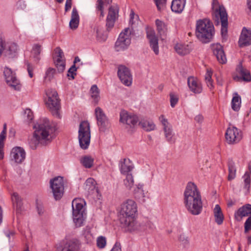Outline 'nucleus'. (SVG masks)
<instances>
[{
    "label": "nucleus",
    "mask_w": 251,
    "mask_h": 251,
    "mask_svg": "<svg viewBox=\"0 0 251 251\" xmlns=\"http://www.w3.org/2000/svg\"><path fill=\"white\" fill-rule=\"evenodd\" d=\"M137 205L135 201L128 199L121 205L120 221L124 227L129 231L141 230V225L136 220Z\"/></svg>",
    "instance_id": "f257e3e1"
},
{
    "label": "nucleus",
    "mask_w": 251,
    "mask_h": 251,
    "mask_svg": "<svg viewBox=\"0 0 251 251\" xmlns=\"http://www.w3.org/2000/svg\"><path fill=\"white\" fill-rule=\"evenodd\" d=\"M184 203L188 211L193 215H199L202 209L201 197L197 185L187 183L184 192Z\"/></svg>",
    "instance_id": "f03ea898"
},
{
    "label": "nucleus",
    "mask_w": 251,
    "mask_h": 251,
    "mask_svg": "<svg viewBox=\"0 0 251 251\" xmlns=\"http://www.w3.org/2000/svg\"><path fill=\"white\" fill-rule=\"evenodd\" d=\"M34 136L45 142H50L56 130L54 124L47 118L39 119L33 126Z\"/></svg>",
    "instance_id": "7ed1b4c3"
},
{
    "label": "nucleus",
    "mask_w": 251,
    "mask_h": 251,
    "mask_svg": "<svg viewBox=\"0 0 251 251\" xmlns=\"http://www.w3.org/2000/svg\"><path fill=\"white\" fill-rule=\"evenodd\" d=\"M214 27L210 21L207 19L197 21L196 27V35L203 43L211 40L214 34Z\"/></svg>",
    "instance_id": "20e7f679"
},
{
    "label": "nucleus",
    "mask_w": 251,
    "mask_h": 251,
    "mask_svg": "<svg viewBox=\"0 0 251 251\" xmlns=\"http://www.w3.org/2000/svg\"><path fill=\"white\" fill-rule=\"evenodd\" d=\"M85 204L84 200L81 199H75L72 201L73 220L76 227L83 225L85 215L84 208Z\"/></svg>",
    "instance_id": "39448f33"
},
{
    "label": "nucleus",
    "mask_w": 251,
    "mask_h": 251,
    "mask_svg": "<svg viewBox=\"0 0 251 251\" xmlns=\"http://www.w3.org/2000/svg\"><path fill=\"white\" fill-rule=\"evenodd\" d=\"M46 94L47 97V100H46V106L54 116L59 117L60 105L57 92L54 89H49Z\"/></svg>",
    "instance_id": "423d86ee"
},
{
    "label": "nucleus",
    "mask_w": 251,
    "mask_h": 251,
    "mask_svg": "<svg viewBox=\"0 0 251 251\" xmlns=\"http://www.w3.org/2000/svg\"><path fill=\"white\" fill-rule=\"evenodd\" d=\"M78 138L80 148L83 150L88 149L91 138L90 126L88 121H84L80 123Z\"/></svg>",
    "instance_id": "0eeeda50"
},
{
    "label": "nucleus",
    "mask_w": 251,
    "mask_h": 251,
    "mask_svg": "<svg viewBox=\"0 0 251 251\" xmlns=\"http://www.w3.org/2000/svg\"><path fill=\"white\" fill-rule=\"evenodd\" d=\"M132 31L129 28H125L120 34L116 41L115 48L117 51L124 50L131 43Z\"/></svg>",
    "instance_id": "6e6552de"
},
{
    "label": "nucleus",
    "mask_w": 251,
    "mask_h": 251,
    "mask_svg": "<svg viewBox=\"0 0 251 251\" xmlns=\"http://www.w3.org/2000/svg\"><path fill=\"white\" fill-rule=\"evenodd\" d=\"M50 188L55 200H60L63 196L64 190V182L63 177L58 176L50 180Z\"/></svg>",
    "instance_id": "1a4fd4ad"
},
{
    "label": "nucleus",
    "mask_w": 251,
    "mask_h": 251,
    "mask_svg": "<svg viewBox=\"0 0 251 251\" xmlns=\"http://www.w3.org/2000/svg\"><path fill=\"white\" fill-rule=\"evenodd\" d=\"M225 138L228 144H235L242 139V133L241 131L236 127L230 126L226 130Z\"/></svg>",
    "instance_id": "9d476101"
},
{
    "label": "nucleus",
    "mask_w": 251,
    "mask_h": 251,
    "mask_svg": "<svg viewBox=\"0 0 251 251\" xmlns=\"http://www.w3.org/2000/svg\"><path fill=\"white\" fill-rule=\"evenodd\" d=\"M95 114L97 121V125L101 132H104L109 127V122L102 109L97 107L95 110Z\"/></svg>",
    "instance_id": "9b49d317"
},
{
    "label": "nucleus",
    "mask_w": 251,
    "mask_h": 251,
    "mask_svg": "<svg viewBox=\"0 0 251 251\" xmlns=\"http://www.w3.org/2000/svg\"><path fill=\"white\" fill-rule=\"evenodd\" d=\"M118 76L121 81L125 85H131L132 77L130 71L128 68L124 65H120L118 67Z\"/></svg>",
    "instance_id": "f8f14e48"
},
{
    "label": "nucleus",
    "mask_w": 251,
    "mask_h": 251,
    "mask_svg": "<svg viewBox=\"0 0 251 251\" xmlns=\"http://www.w3.org/2000/svg\"><path fill=\"white\" fill-rule=\"evenodd\" d=\"M218 12L221 23V35L223 40H226L227 32V14L224 7H220Z\"/></svg>",
    "instance_id": "ddd939ff"
},
{
    "label": "nucleus",
    "mask_w": 251,
    "mask_h": 251,
    "mask_svg": "<svg viewBox=\"0 0 251 251\" xmlns=\"http://www.w3.org/2000/svg\"><path fill=\"white\" fill-rule=\"evenodd\" d=\"M120 121L123 124L131 126H135L139 122L138 117L135 115L129 114L125 110H123L120 112Z\"/></svg>",
    "instance_id": "4468645a"
},
{
    "label": "nucleus",
    "mask_w": 251,
    "mask_h": 251,
    "mask_svg": "<svg viewBox=\"0 0 251 251\" xmlns=\"http://www.w3.org/2000/svg\"><path fill=\"white\" fill-rule=\"evenodd\" d=\"M80 243L78 240L74 238L67 240L62 248H57L55 251H79Z\"/></svg>",
    "instance_id": "2eb2a0df"
},
{
    "label": "nucleus",
    "mask_w": 251,
    "mask_h": 251,
    "mask_svg": "<svg viewBox=\"0 0 251 251\" xmlns=\"http://www.w3.org/2000/svg\"><path fill=\"white\" fill-rule=\"evenodd\" d=\"M118 8L117 6H111L109 8L106 24V27L108 30L111 29L114 26L118 17Z\"/></svg>",
    "instance_id": "dca6fc26"
},
{
    "label": "nucleus",
    "mask_w": 251,
    "mask_h": 251,
    "mask_svg": "<svg viewBox=\"0 0 251 251\" xmlns=\"http://www.w3.org/2000/svg\"><path fill=\"white\" fill-rule=\"evenodd\" d=\"M147 36L149 40L150 47L156 55L159 54L158 40L153 30L149 29L147 31Z\"/></svg>",
    "instance_id": "f3484780"
},
{
    "label": "nucleus",
    "mask_w": 251,
    "mask_h": 251,
    "mask_svg": "<svg viewBox=\"0 0 251 251\" xmlns=\"http://www.w3.org/2000/svg\"><path fill=\"white\" fill-rule=\"evenodd\" d=\"M187 83L190 90L195 94H200L202 91V87L200 81L193 76L189 77Z\"/></svg>",
    "instance_id": "a211bd4d"
},
{
    "label": "nucleus",
    "mask_w": 251,
    "mask_h": 251,
    "mask_svg": "<svg viewBox=\"0 0 251 251\" xmlns=\"http://www.w3.org/2000/svg\"><path fill=\"white\" fill-rule=\"evenodd\" d=\"M251 214V204H246L240 207L235 212L234 218L237 221H241L244 217Z\"/></svg>",
    "instance_id": "6ab92c4d"
},
{
    "label": "nucleus",
    "mask_w": 251,
    "mask_h": 251,
    "mask_svg": "<svg viewBox=\"0 0 251 251\" xmlns=\"http://www.w3.org/2000/svg\"><path fill=\"white\" fill-rule=\"evenodd\" d=\"M11 157L16 163H21L25 158V152L23 148L15 147L11 151Z\"/></svg>",
    "instance_id": "aec40b11"
},
{
    "label": "nucleus",
    "mask_w": 251,
    "mask_h": 251,
    "mask_svg": "<svg viewBox=\"0 0 251 251\" xmlns=\"http://www.w3.org/2000/svg\"><path fill=\"white\" fill-rule=\"evenodd\" d=\"M213 54L216 56L218 61L222 64L225 63L226 58L223 47L218 43L212 45Z\"/></svg>",
    "instance_id": "412c9836"
},
{
    "label": "nucleus",
    "mask_w": 251,
    "mask_h": 251,
    "mask_svg": "<svg viewBox=\"0 0 251 251\" xmlns=\"http://www.w3.org/2000/svg\"><path fill=\"white\" fill-rule=\"evenodd\" d=\"M238 43L240 47H243L251 45V31L248 30L245 27H244L242 31Z\"/></svg>",
    "instance_id": "4be33fe9"
},
{
    "label": "nucleus",
    "mask_w": 251,
    "mask_h": 251,
    "mask_svg": "<svg viewBox=\"0 0 251 251\" xmlns=\"http://www.w3.org/2000/svg\"><path fill=\"white\" fill-rule=\"evenodd\" d=\"M96 181L92 178H88L84 184V189L88 195H93L98 193V190L96 187Z\"/></svg>",
    "instance_id": "5701e85b"
},
{
    "label": "nucleus",
    "mask_w": 251,
    "mask_h": 251,
    "mask_svg": "<svg viewBox=\"0 0 251 251\" xmlns=\"http://www.w3.org/2000/svg\"><path fill=\"white\" fill-rule=\"evenodd\" d=\"M7 84L10 88L16 91H20L21 89V84L19 79H17L16 74L10 76L8 78H5Z\"/></svg>",
    "instance_id": "b1692460"
},
{
    "label": "nucleus",
    "mask_w": 251,
    "mask_h": 251,
    "mask_svg": "<svg viewBox=\"0 0 251 251\" xmlns=\"http://www.w3.org/2000/svg\"><path fill=\"white\" fill-rule=\"evenodd\" d=\"M79 22V17L78 11L75 7L73 8L71 19L69 23V26L72 29H75L77 28Z\"/></svg>",
    "instance_id": "393cba45"
},
{
    "label": "nucleus",
    "mask_w": 251,
    "mask_h": 251,
    "mask_svg": "<svg viewBox=\"0 0 251 251\" xmlns=\"http://www.w3.org/2000/svg\"><path fill=\"white\" fill-rule=\"evenodd\" d=\"M155 25L158 34L161 38L166 36L168 32L167 25L162 21L158 19L156 20Z\"/></svg>",
    "instance_id": "a878e982"
},
{
    "label": "nucleus",
    "mask_w": 251,
    "mask_h": 251,
    "mask_svg": "<svg viewBox=\"0 0 251 251\" xmlns=\"http://www.w3.org/2000/svg\"><path fill=\"white\" fill-rule=\"evenodd\" d=\"M186 0H173L172 2V10L176 13H180L184 9Z\"/></svg>",
    "instance_id": "bb28decb"
},
{
    "label": "nucleus",
    "mask_w": 251,
    "mask_h": 251,
    "mask_svg": "<svg viewBox=\"0 0 251 251\" xmlns=\"http://www.w3.org/2000/svg\"><path fill=\"white\" fill-rule=\"evenodd\" d=\"M81 237L86 244H90L93 242L94 238L91 233L90 227L86 226L83 229Z\"/></svg>",
    "instance_id": "cd10ccee"
},
{
    "label": "nucleus",
    "mask_w": 251,
    "mask_h": 251,
    "mask_svg": "<svg viewBox=\"0 0 251 251\" xmlns=\"http://www.w3.org/2000/svg\"><path fill=\"white\" fill-rule=\"evenodd\" d=\"M133 166L129 159H124L121 162L120 166V171L123 174H128V173L132 171Z\"/></svg>",
    "instance_id": "c85d7f7f"
},
{
    "label": "nucleus",
    "mask_w": 251,
    "mask_h": 251,
    "mask_svg": "<svg viewBox=\"0 0 251 251\" xmlns=\"http://www.w3.org/2000/svg\"><path fill=\"white\" fill-rule=\"evenodd\" d=\"M175 48L177 53L181 55L188 54L191 50V48L190 46L183 44H176Z\"/></svg>",
    "instance_id": "c756f323"
},
{
    "label": "nucleus",
    "mask_w": 251,
    "mask_h": 251,
    "mask_svg": "<svg viewBox=\"0 0 251 251\" xmlns=\"http://www.w3.org/2000/svg\"><path fill=\"white\" fill-rule=\"evenodd\" d=\"M135 197L140 202H144L146 201V194L143 189L142 184H138L136 189L134 190Z\"/></svg>",
    "instance_id": "7c9ffc66"
},
{
    "label": "nucleus",
    "mask_w": 251,
    "mask_h": 251,
    "mask_svg": "<svg viewBox=\"0 0 251 251\" xmlns=\"http://www.w3.org/2000/svg\"><path fill=\"white\" fill-rule=\"evenodd\" d=\"M13 206L16 209L17 212L20 213L22 210V200L17 193H14L11 196Z\"/></svg>",
    "instance_id": "2f4dec72"
},
{
    "label": "nucleus",
    "mask_w": 251,
    "mask_h": 251,
    "mask_svg": "<svg viewBox=\"0 0 251 251\" xmlns=\"http://www.w3.org/2000/svg\"><path fill=\"white\" fill-rule=\"evenodd\" d=\"M214 215L216 223L218 225H221L224 220V215L219 205L216 204L214 209Z\"/></svg>",
    "instance_id": "473e14b6"
},
{
    "label": "nucleus",
    "mask_w": 251,
    "mask_h": 251,
    "mask_svg": "<svg viewBox=\"0 0 251 251\" xmlns=\"http://www.w3.org/2000/svg\"><path fill=\"white\" fill-rule=\"evenodd\" d=\"M237 70L243 80L247 82L251 81V75L248 70L244 68L242 66H239Z\"/></svg>",
    "instance_id": "72a5a7b5"
},
{
    "label": "nucleus",
    "mask_w": 251,
    "mask_h": 251,
    "mask_svg": "<svg viewBox=\"0 0 251 251\" xmlns=\"http://www.w3.org/2000/svg\"><path fill=\"white\" fill-rule=\"evenodd\" d=\"M248 168V171L245 172L243 178H244V188L248 190L251 183V161L249 163Z\"/></svg>",
    "instance_id": "f704fd0d"
},
{
    "label": "nucleus",
    "mask_w": 251,
    "mask_h": 251,
    "mask_svg": "<svg viewBox=\"0 0 251 251\" xmlns=\"http://www.w3.org/2000/svg\"><path fill=\"white\" fill-rule=\"evenodd\" d=\"M241 103V97L237 93H234L231 101V107L232 109L235 111H238L240 109Z\"/></svg>",
    "instance_id": "c9c22d12"
},
{
    "label": "nucleus",
    "mask_w": 251,
    "mask_h": 251,
    "mask_svg": "<svg viewBox=\"0 0 251 251\" xmlns=\"http://www.w3.org/2000/svg\"><path fill=\"white\" fill-rule=\"evenodd\" d=\"M90 94L93 102L97 104L100 100V91L96 85H93L90 89Z\"/></svg>",
    "instance_id": "e433bc0d"
},
{
    "label": "nucleus",
    "mask_w": 251,
    "mask_h": 251,
    "mask_svg": "<svg viewBox=\"0 0 251 251\" xmlns=\"http://www.w3.org/2000/svg\"><path fill=\"white\" fill-rule=\"evenodd\" d=\"M94 31L96 32V39L100 43L105 42L107 38V34L105 33L99 27L94 28Z\"/></svg>",
    "instance_id": "4c0bfd02"
},
{
    "label": "nucleus",
    "mask_w": 251,
    "mask_h": 251,
    "mask_svg": "<svg viewBox=\"0 0 251 251\" xmlns=\"http://www.w3.org/2000/svg\"><path fill=\"white\" fill-rule=\"evenodd\" d=\"M139 125L144 130L150 131L155 129V125L152 122L148 121H142L139 122Z\"/></svg>",
    "instance_id": "58836bf2"
},
{
    "label": "nucleus",
    "mask_w": 251,
    "mask_h": 251,
    "mask_svg": "<svg viewBox=\"0 0 251 251\" xmlns=\"http://www.w3.org/2000/svg\"><path fill=\"white\" fill-rule=\"evenodd\" d=\"M80 162L85 168H90L93 165L94 159L90 156H85L81 158Z\"/></svg>",
    "instance_id": "ea45409f"
},
{
    "label": "nucleus",
    "mask_w": 251,
    "mask_h": 251,
    "mask_svg": "<svg viewBox=\"0 0 251 251\" xmlns=\"http://www.w3.org/2000/svg\"><path fill=\"white\" fill-rule=\"evenodd\" d=\"M220 7H224L223 5H220L218 0H213L212 1V8L214 11L215 13V20L217 22V24L218 25L220 23L219 18V15L218 14V10Z\"/></svg>",
    "instance_id": "a19ab883"
},
{
    "label": "nucleus",
    "mask_w": 251,
    "mask_h": 251,
    "mask_svg": "<svg viewBox=\"0 0 251 251\" xmlns=\"http://www.w3.org/2000/svg\"><path fill=\"white\" fill-rule=\"evenodd\" d=\"M54 63L59 72L61 73L64 71L65 68V61L64 59H54Z\"/></svg>",
    "instance_id": "79ce46f5"
},
{
    "label": "nucleus",
    "mask_w": 251,
    "mask_h": 251,
    "mask_svg": "<svg viewBox=\"0 0 251 251\" xmlns=\"http://www.w3.org/2000/svg\"><path fill=\"white\" fill-rule=\"evenodd\" d=\"M124 184L127 189H131L134 184V180L131 174H127L126 178L124 180Z\"/></svg>",
    "instance_id": "37998d69"
},
{
    "label": "nucleus",
    "mask_w": 251,
    "mask_h": 251,
    "mask_svg": "<svg viewBox=\"0 0 251 251\" xmlns=\"http://www.w3.org/2000/svg\"><path fill=\"white\" fill-rule=\"evenodd\" d=\"M167 141L170 143H174L175 142L174 133L173 132L172 127L163 130Z\"/></svg>",
    "instance_id": "c03bdc74"
},
{
    "label": "nucleus",
    "mask_w": 251,
    "mask_h": 251,
    "mask_svg": "<svg viewBox=\"0 0 251 251\" xmlns=\"http://www.w3.org/2000/svg\"><path fill=\"white\" fill-rule=\"evenodd\" d=\"M18 50L17 45L14 43H5V51L8 54L15 53Z\"/></svg>",
    "instance_id": "a18cd8bd"
},
{
    "label": "nucleus",
    "mask_w": 251,
    "mask_h": 251,
    "mask_svg": "<svg viewBox=\"0 0 251 251\" xmlns=\"http://www.w3.org/2000/svg\"><path fill=\"white\" fill-rule=\"evenodd\" d=\"M212 75V72L211 71L207 70L205 75V82L207 87L211 90L214 88L213 82L211 78Z\"/></svg>",
    "instance_id": "49530a36"
},
{
    "label": "nucleus",
    "mask_w": 251,
    "mask_h": 251,
    "mask_svg": "<svg viewBox=\"0 0 251 251\" xmlns=\"http://www.w3.org/2000/svg\"><path fill=\"white\" fill-rule=\"evenodd\" d=\"M236 170L234 165L233 163H230L228 165V180L230 181L235 178Z\"/></svg>",
    "instance_id": "de8ad7c7"
},
{
    "label": "nucleus",
    "mask_w": 251,
    "mask_h": 251,
    "mask_svg": "<svg viewBox=\"0 0 251 251\" xmlns=\"http://www.w3.org/2000/svg\"><path fill=\"white\" fill-rule=\"evenodd\" d=\"M46 142L44 141L43 140H38L37 138L34 136V134H33V138L30 140L29 142V146L30 148L35 150L36 149L37 145L39 144H44Z\"/></svg>",
    "instance_id": "09e8293b"
},
{
    "label": "nucleus",
    "mask_w": 251,
    "mask_h": 251,
    "mask_svg": "<svg viewBox=\"0 0 251 251\" xmlns=\"http://www.w3.org/2000/svg\"><path fill=\"white\" fill-rule=\"evenodd\" d=\"M41 51V46L39 44H35L32 48V52L34 55V57L39 61L40 58L39 55H40Z\"/></svg>",
    "instance_id": "8fccbe9b"
},
{
    "label": "nucleus",
    "mask_w": 251,
    "mask_h": 251,
    "mask_svg": "<svg viewBox=\"0 0 251 251\" xmlns=\"http://www.w3.org/2000/svg\"><path fill=\"white\" fill-rule=\"evenodd\" d=\"M106 244V239L104 236H100L97 239V246L99 249H103Z\"/></svg>",
    "instance_id": "3c124183"
},
{
    "label": "nucleus",
    "mask_w": 251,
    "mask_h": 251,
    "mask_svg": "<svg viewBox=\"0 0 251 251\" xmlns=\"http://www.w3.org/2000/svg\"><path fill=\"white\" fill-rule=\"evenodd\" d=\"M159 120L163 126V130L172 127L171 125L168 122V120L165 118L163 115H161L159 117Z\"/></svg>",
    "instance_id": "603ef678"
},
{
    "label": "nucleus",
    "mask_w": 251,
    "mask_h": 251,
    "mask_svg": "<svg viewBox=\"0 0 251 251\" xmlns=\"http://www.w3.org/2000/svg\"><path fill=\"white\" fill-rule=\"evenodd\" d=\"M104 2L102 0H97L96 2V10L100 12V16L101 17L104 16L103 12Z\"/></svg>",
    "instance_id": "864d4df0"
},
{
    "label": "nucleus",
    "mask_w": 251,
    "mask_h": 251,
    "mask_svg": "<svg viewBox=\"0 0 251 251\" xmlns=\"http://www.w3.org/2000/svg\"><path fill=\"white\" fill-rule=\"evenodd\" d=\"M58 58L64 59L63 51L59 47H57L54 49L53 60Z\"/></svg>",
    "instance_id": "5fc2aeb1"
},
{
    "label": "nucleus",
    "mask_w": 251,
    "mask_h": 251,
    "mask_svg": "<svg viewBox=\"0 0 251 251\" xmlns=\"http://www.w3.org/2000/svg\"><path fill=\"white\" fill-rule=\"evenodd\" d=\"M154 1L158 10L161 11L165 8L167 0H154Z\"/></svg>",
    "instance_id": "6e6d98bb"
},
{
    "label": "nucleus",
    "mask_w": 251,
    "mask_h": 251,
    "mask_svg": "<svg viewBox=\"0 0 251 251\" xmlns=\"http://www.w3.org/2000/svg\"><path fill=\"white\" fill-rule=\"evenodd\" d=\"M170 103L171 106L172 107H174L175 105L178 102V99L176 95L174 93H171L170 94Z\"/></svg>",
    "instance_id": "4d7b16f0"
},
{
    "label": "nucleus",
    "mask_w": 251,
    "mask_h": 251,
    "mask_svg": "<svg viewBox=\"0 0 251 251\" xmlns=\"http://www.w3.org/2000/svg\"><path fill=\"white\" fill-rule=\"evenodd\" d=\"M178 240L184 246H186L189 243L188 237L184 234H181L178 237Z\"/></svg>",
    "instance_id": "13d9d810"
},
{
    "label": "nucleus",
    "mask_w": 251,
    "mask_h": 251,
    "mask_svg": "<svg viewBox=\"0 0 251 251\" xmlns=\"http://www.w3.org/2000/svg\"><path fill=\"white\" fill-rule=\"evenodd\" d=\"M25 117L28 121H31L33 118V112L29 109H26L24 112Z\"/></svg>",
    "instance_id": "bf43d9fd"
},
{
    "label": "nucleus",
    "mask_w": 251,
    "mask_h": 251,
    "mask_svg": "<svg viewBox=\"0 0 251 251\" xmlns=\"http://www.w3.org/2000/svg\"><path fill=\"white\" fill-rule=\"evenodd\" d=\"M25 65L27 67V70L28 73V75L30 78H32L33 76V71L34 70V67L28 61L25 62Z\"/></svg>",
    "instance_id": "052dcab7"
},
{
    "label": "nucleus",
    "mask_w": 251,
    "mask_h": 251,
    "mask_svg": "<svg viewBox=\"0 0 251 251\" xmlns=\"http://www.w3.org/2000/svg\"><path fill=\"white\" fill-rule=\"evenodd\" d=\"M245 232H247L251 230V216L249 217L246 221L244 225Z\"/></svg>",
    "instance_id": "680f3d73"
},
{
    "label": "nucleus",
    "mask_w": 251,
    "mask_h": 251,
    "mask_svg": "<svg viewBox=\"0 0 251 251\" xmlns=\"http://www.w3.org/2000/svg\"><path fill=\"white\" fill-rule=\"evenodd\" d=\"M76 71V68L75 65H73L68 70V76L71 77L72 79L75 78V75H76L75 72Z\"/></svg>",
    "instance_id": "e2e57ef3"
},
{
    "label": "nucleus",
    "mask_w": 251,
    "mask_h": 251,
    "mask_svg": "<svg viewBox=\"0 0 251 251\" xmlns=\"http://www.w3.org/2000/svg\"><path fill=\"white\" fill-rule=\"evenodd\" d=\"M3 74L4 75V78H6L7 77H9L10 76L15 74V73L13 72L11 69L5 67L4 69Z\"/></svg>",
    "instance_id": "0e129e2a"
},
{
    "label": "nucleus",
    "mask_w": 251,
    "mask_h": 251,
    "mask_svg": "<svg viewBox=\"0 0 251 251\" xmlns=\"http://www.w3.org/2000/svg\"><path fill=\"white\" fill-rule=\"evenodd\" d=\"M55 73V70L53 68H49L46 73V77H49L50 79L53 77V75Z\"/></svg>",
    "instance_id": "69168bd1"
},
{
    "label": "nucleus",
    "mask_w": 251,
    "mask_h": 251,
    "mask_svg": "<svg viewBox=\"0 0 251 251\" xmlns=\"http://www.w3.org/2000/svg\"><path fill=\"white\" fill-rule=\"evenodd\" d=\"M4 50L5 51V42L0 38V56Z\"/></svg>",
    "instance_id": "338daca9"
},
{
    "label": "nucleus",
    "mask_w": 251,
    "mask_h": 251,
    "mask_svg": "<svg viewBox=\"0 0 251 251\" xmlns=\"http://www.w3.org/2000/svg\"><path fill=\"white\" fill-rule=\"evenodd\" d=\"M4 233L9 240L10 239L11 237H13L15 235V232L13 230H10L8 229L4 231Z\"/></svg>",
    "instance_id": "774afa93"
}]
</instances>
